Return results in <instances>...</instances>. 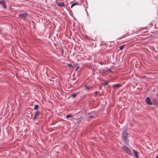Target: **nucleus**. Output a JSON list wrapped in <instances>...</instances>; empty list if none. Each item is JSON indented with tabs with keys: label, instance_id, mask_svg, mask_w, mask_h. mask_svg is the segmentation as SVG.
<instances>
[{
	"label": "nucleus",
	"instance_id": "f257e3e1",
	"mask_svg": "<svg viewBox=\"0 0 158 158\" xmlns=\"http://www.w3.org/2000/svg\"><path fill=\"white\" fill-rule=\"evenodd\" d=\"M122 135L124 143L127 144L128 143V141L127 139V131L126 129H125L122 133Z\"/></svg>",
	"mask_w": 158,
	"mask_h": 158
},
{
	"label": "nucleus",
	"instance_id": "f03ea898",
	"mask_svg": "<svg viewBox=\"0 0 158 158\" xmlns=\"http://www.w3.org/2000/svg\"><path fill=\"white\" fill-rule=\"evenodd\" d=\"M124 152L129 155H131L132 152L129 148L125 146H123L122 148Z\"/></svg>",
	"mask_w": 158,
	"mask_h": 158
},
{
	"label": "nucleus",
	"instance_id": "7ed1b4c3",
	"mask_svg": "<svg viewBox=\"0 0 158 158\" xmlns=\"http://www.w3.org/2000/svg\"><path fill=\"white\" fill-rule=\"evenodd\" d=\"M145 102L147 103L149 105H152L153 103L151 101L150 98L149 97H148L146 98L145 99Z\"/></svg>",
	"mask_w": 158,
	"mask_h": 158
},
{
	"label": "nucleus",
	"instance_id": "20e7f679",
	"mask_svg": "<svg viewBox=\"0 0 158 158\" xmlns=\"http://www.w3.org/2000/svg\"><path fill=\"white\" fill-rule=\"evenodd\" d=\"M19 17L21 19H24L26 17L27 15V13H24L19 14Z\"/></svg>",
	"mask_w": 158,
	"mask_h": 158
},
{
	"label": "nucleus",
	"instance_id": "39448f33",
	"mask_svg": "<svg viewBox=\"0 0 158 158\" xmlns=\"http://www.w3.org/2000/svg\"><path fill=\"white\" fill-rule=\"evenodd\" d=\"M40 112L39 111H37L36 112V113L34 115V117L33 118V120L34 121H35V119L37 118V117L38 116H39V114H40Z\"/></svg>",
	"mask_w": 158,
	"mask_h": 158
},
{
	"label": "nucleus",
	"instance_id": "423d86ee",
	"mask_svg": "<svg viewBox=\"0 0 158 158\" xmlns=\"http://www.w3.org/2000/svg\"><path fill=\"white\" fill-rule=\"evenodd\" d=\"M56 3L57 5L60 7H61L62 6H64V2H56Z\"/></svg>",
	"mask_w": 158,
	"mask_h": 158
},
{
	"label": "nucleus",
	"instance_id": "0eeeda50",
	"mask_svg": "<svg viewBox=\"0 0 158 158\" xmlns=\"http://www.w3.org/2000/svg\"><path fill=\"white\" fill-rule=\"evenodd\" d=\"M133 152L134 154L136 157V158H139L138 154H139V152L134 150H133Z\"/></svg>",
	"mask_w": 158,
	"mask_h": 158
},
{
	"label": "nucleus",
	"instance_id": "6e6552de",
	"mask_svg": "<svg viewBox=\"0 0 158 158\" xmlns=\"http://www.w3.org/2000/svg\"><path fill=\"white\" fill-rule=\"evenodd\" d=\"M152 101L153 104L156 105L158 103L157 100L155 98H153V99H152Z\"/></svg>",
	"mask_w": 158,
	"mask_h": 158
},
{
	"label": "nucleus",
	"instance_id": "1a4fd4ad",
	"mask_svg": "<svg viewBox=\"0 0 158 158\" xmlns=\"http://www.w3.org/2000/svg\"><path fill=\"white\" fill-rule=\"evenodd\" d=\"M121 86V85L118 84H115L113 85V87L114 88H118L120 87Z\"/></svg>",
	"mask_w": 158,
	"mask_h": 158
},
{
	"label": "nucleus",
	"instance_id": "9d476101",
	"mask_svg": "<svg viewBox=\"0 0 158 158\" xmlns=\"http://www.w3.org/2000/svg\"><path fill=\"white\" fill-rule=\"evenodd\" d=\"M1 5L3 6L4 8L5 9L6 8V6L5 4V2L4 1L2 2V3H1Z\"/></svg>",
	"mask_w": 158,
	"mask_h": 158
},
{
	"label": "nucleus",
	"instance_id": "9b49d317",
	"mask_svg": "<svg viewBox=\"0 0 158 158\" xmlns=\"http://www.w3.org/2000/svg\"><path fill=\"white\" fill-rule=\"evenodd\" d=\"M79 3H73V4L71 6V7L72 8L73 6L76 5H78Z\"/></svg>",
	"mask_w": 158,
	"mask_h": 158
},
{
	"label": "nucleus",
	"instance_id": "f8f14e48",
	"mask_svg": "<svg viewBox=\"0 0 158 158\" xmlns=\"http://www.w3.org/2000/svg\"><path fill=\"white\" fill-rule=\"evenodd\" d=\"M39 108V106L37 105H35L34 107V109L35 110H37Z\"/></svg>",
	"mask_w": 158,
	"mask_h": 158
},
{
	"label": "nucleus",
	"instance_id": "ddd939ff",
	"mask_svg": "<svg viewBox=\"0 0 158 158\" xmlns=\"http://www.w3.org/2000/svg\"><path fill=\"white\" fill-rule=\"evenodd\" d=\"M124 45H121L119 47V49H120V50H122L124 48Z\"/></svg>",
	"mask_w": 158,
	"mask_h": 158
},
{
	"label": "nucleus",
	"instance_id": "4468645a",
	"mask_svg": "<svg viewBox=\"0 0 158 158\" xmlns=\"http://www.w3.org/2000/svg\"><path fill=\"white\" fill-rule=\"evenodd\" d=\"M72 117V115H66V117L67 118H69V117Z\"/></svg>",
	"mask_w": 158,
	"mask_h": 158
},
{
	"label": "nucleus",
	"instance_id": "2eb2a0df",
	"mask_svg": "<svg viewBox=\"0 0 158 158\" xmlns=\"http://www.w3.org/2000/svg\"><path fill=\"white\" fill-rule=\"evenodd\" d=\"M72 96L73 98H75V97L76 96V94H73L72 95Z\"/></svg>",
	"mask_w": 158,
	"mask_h": 158
},
{
	"label": "nucleus",
	"instance_id": "dca6fc26",
	"mask_svg": "<svg viewBox=\"0 0 158 158\" xmlns=\"http://www.w3.org/2000/svg\"><path fill=\"white\" fill-rule=\"evenodd\" d=\"M108 84V83L107 82H105L103 83V84L105 85H107Z\"/></svg>",
	"mask_w": 158,
	"mask_h": 158
},
{
	"label": "nucleus",
	"instance_id": "f3484780",
	"mask_svg": "<svg viewBox=\"0 0 158 158\" xmlns=\"http://www.w3.org/2000/svg\"><path fill=\"white\" fill-rule=\"evenodd\" d=\"M85 89H89V88L88 87V86L87 85L85 86Z\"/></svg>",
	"mask_w": 158,
	"mask_h": 158
},
{
	"label": "nucleus",
	"instance_id": "a211bd4d",
	"mask_svg": "<svg viewBox=\"0 0 158 158\" xmlns=\"http://www.w3.org/2000/svg\"><path fill=\"white\" fill-rule=\"evenodd\" d=\"M79 68V66H77V68H76V70L77 71L78 69Z\"/></svg>",
	"mask_w": 158,
	"mask_h": 158
},
{
	"label": "nucleus",
	"instance_id": "6ab92c4d",
	"mask_svg": "<svg viewBox=\"0 0 158 158\" xmlns=\"http://www.w3.org/2000/svg\"><path fill=\"white\" fill-rule=\"evenodd\" d=\"M3 1H0V4H1V3H2V2H3Z\"/></svg>",
	"mask_w": 158,
	"mask_h": 158
},
{
	"label": "nucleus",
	"instance_id": "aec40b11",
	"mask_svg": "<svg viewBox=\"0 0 158 158\" xmlns=\"http://www.w3.org/2000/svg\"><path fill=\"white\" fill-rule=\"evenodd\" d=\"M156 158H158V155L156 156Z\"/></svg>",
	"mask_w": 158,
	"mask_h": 158
},
{
	"label": "nucleus",
	"instance_id": "412c9836",
	"mask_svg": "<svg viewBox=\"0 0 158 158\" xmlns=\"http://www.w3.org/2000/svg\"><path fill=\"white\" fill-rule=\"evenodd\" d=\"M68 65L70 66H72V65L71 64H68Z\"/></svg>",
	"mask_w": 158,
	"mask_h": 158
},
{
	"label": "nucleus",
	"instance_id": "4be33fe9",
	"mask_svg": "<svg viewBox=\"0 0 158 158\" xmlns=\"http://www.w3.org/2000/svg\"><path fill=\"white\" fill-rule=\"evenodd\" d=\"M95 93L96 94H97V92H95Z\"/></svg>",
	"mask_w": 158,
	"mask_h": 158
},
{
	"label": "nucleus",
	"instance_id": "5701e85b",
	"mask_svg": "<svg viewBox=\"0 0 158 158\" xmlns=\"http://www.w3.org/2000/svg\"><path fill=\"white\" fill-rule=\"evenodd\" d=\"M89 118H92V117H90Z\"/></svg>",
	"mask_w": 158,
	"mask_h": 158
},
{
	"label": "nucleus",
	"instance_id": "b1692460",
	"mask_svg": "<svg viewBox=\"0 0 158 158\" xmlns=\"http://www.w3.org/2000/svg\"><path fill=\"white\" fill-rule=\"evenodd\" d=\"M157 49H158V47H157Z\"/></svg>",
	"mask_w": 158,
	"mask_h": 158
}]
</instances>
